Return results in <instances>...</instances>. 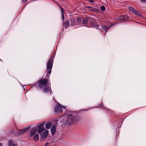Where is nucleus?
Returning <instances> with one entry per match:
<instances>
[{
  "instance_id": "f257e3e1",
  "label": "nucleus",
  "mask_w": 146,
  "mask_h": 146,
  "mask_svg": "<svg viewBox=\"0 0 146 146\" xmlns=\"http://www.w3.org/2000/svg\"><path fill=\"white\" fill-rule=\"evenodd\" d=\"M78 120V117L71 114H67L61 121L66 125H69L76 123Z\"/></svg>"
},
{
  "instance_id": "f03ea898",
  "label": "nucleus",
  "mask_w": 146,
  "mask_h": 146,
  "mask_svg": "<svg viewBox=\"0 0 146 146\" xmlns=\"http://www.w3.org/2000/svg\"><path fill=\"white\" fill-rule=\"evenodd\" d=\"M48 82V80L46 79H41L39 81L38 86L40 89L43 88V91L45 93H47L50 89V95L52 92L50 88V86H47V84Z\"/></svg>"
},
{
  "instance_id": "7ed1b4c3",
  "label": "nucleus",
  "mask_w": 146,
  "mask_h": 146,
  "mask_svg": "<svg viewBox=\"0 0 146 146\" xmlns=\"http://www.w3.org/2000/svg\"><path fill=\"white\" fill-rule=\"evenodd\" d=\"M54 58L52 56L46 63V69L48 70V73L50 74L51 72V69L53 66Z\"/></svg>"
},
{
  "instance_id": "20e7f679",
  "label": "nucleus",
  "mask_w": 146,
  "mask_h": 146,
  "mask_svg": "<svg viewBox=\"0 0 146 146\" xmlns=\"http://www.w3.org/2000/svg\"><path fill=\"white\" fill-rule=\"evenodd\" d=\"M45 123L44 122H42L39 123L37 126L38 128V132L40 134L45 130L44 127Z\"/></svg>"
},
{
  "instance_id": "39448f33",
  "label": "nucleus",
  "mask_w": 146,
  "mask_h": 146,
  "mask_svg": "<svg viewBox=\"0 0 146 146\" xmlns=\"http://www.w3.org/2000/svg\"><path fill=\"white\" fill-rule=\"evenodd\" d=\"M64 109L65 108V107L64 106H62L60 104H57L55 107L54 109V111L56 112H60L61 113L62 112V108Z\"/></svg>"
},
{
  "instance_id": "423d86ee",
  "label": "nucleus",
  "mask_w": 146,
  "mask_h": 146,
  "mask_svg": "<svg viewBox=\"0 0 146 146\" xmlns=\"http://www.w3.org/2000/svg\"><path fill=\"white\" fill-rule=\"evenodd\" d=\"M113 26V25H110L109 27H108L106 25H102V28L100 29L101 31L104 34H105L108 31V29Z\"/></svg>"
},
{
  "instance_id": "0eeeda50",
  "label": "nucleus",
  "mask_w": 146,
  "mask_h": 146,
  "mask_svg": "<svg viewBox=\"0 0 146 146\" xmlns=\"http://www.w3.org/2000/svg\"><path fill=\"white\" fill-rule=\"evenodd\" d=\"M129 9L130 10L131 12H132L134 14L139 16H142L135 9H134L133 7H129Z\"/></svg>"
},
{
  "instance_id": "6e6552de",
  "label": "nucleus",
  "mask_w": 146,
  "mask_h": 146,
  "mask_svg": "<svg viewBox=\"0 0 146 146\" xmlns=\"http://www.w3.org/2000/svg\"><path fill=\"white\" fill-rule=\"evenodd\" d=\"M48 130H46L42 134L41 133L40 134L41 139H44L46 138L48 134Z\"/></svg>"
},
{
  "instance_id": "1a4fd4ad",
  "label": "nucleus",
  "mask_w": 146,
  "mask_h": 146,
  "mask_svg": "<svg viewBox=\"0 0 146 146\" xmlns=\"http://www.w3.org/2000/svg\"><path fill=\"white\" fill-rule=\"evenodd\" d=\"M30 127L29 128H27L26 129H24L21 130L16 133L15 134L16 135H21L25 131L27 130H28Z\"/></svg>"
},
{
  "instance_id": "9d476101",
  "label": "nucleus",
  "mask_w": 146,
  "mask_h": 146,
  "mask_svg": "<svg viewBox=\"0 0 146 146\" xmlns=\"http://www.w3.org/2000/svg\"><path fill=\"white\" fill-rule=\"evenodd\" d=\"M37 129L35 128H32L31 129L30 132V135L31 137L33 136L36 132Z\"/></svg>"
},
{
  "instance_id": "9b49d317",
  "label": "nucleus",
  "mask_w": 146,
  "mask_h": 146,
  "mask_svg": "<svg viewBox=\"0 0 146 146\" xmlns=\"http://www.w3.org/2000/svg\"><path fill=\"white\" fill-rule=\"evenodd\" d=\"M128 19V17L125 15H122L119 18V19L122 20L123 21L127 20Z\"/></svg>"
},
{
  "instance_id": "f8f14e48",
  "label": "nucleus",
  "mask_w": 146,
  "mask_h": 146,
  "mask_svg": "<svg viewBox=\"0 0 146 146\" xmlns=\"http://www.w3.org/2000/svg\"><path fill=\"white\" fill-rule=\"evenodd\" d=\"M88 10L90 11H91L94 12L98 13L100 11V10L99 9H97L94 8L93 7H91L90 8V9H88Z\"/></svg>"
},
{
  "instance_id": "ddd939ff",
  "label": "nucleus",
  "mask_w": 146,
  "mask_h": 146,
  "mask_svg": "<svg viewBox=\"0 0 146 146\" xmlns=\"http://www.w3.org/2000/svg\"><path fill=\"white\" fill-rule=\"evenodd\" d=\"M70 23L68 20H66L64 22H63V25L65 28L66 29L70 26Z\"/></svg>"
},
{
  "instance_id": "4468645a",
  "label": "nucleus",
  "mask_w": 146,
  "mask_h": 146,
  "mask_svg": "<svg viewBox=\"0 0 146 146\" xmlns=\"http://www.w3.org/2000/svg\"><path fill=\"white\" fill-rule=\"evenodd\" d=\"M56 131V126L55 125H53L52 126L51 129V133L53 135L55 134Z\"/></svg>"
},
{
  "instance_id": "2eb2a0df",
  "label": "nucleus",
  "mask_w": 146,
  "mask_h": 146,
  "mask_svg": "<svg viewBox=\"0 0 146 146\" xmlns=\"http://www.w3.org/2000/svg\"><path fill=\"white\" fill-rule=\"evenodd\" d=\"M91 19V18L86 17L84 19L82 20V23L83 24H87L89 19Z\"/></svg>"
},
{
  "instance_id": "dca6fc26",
  "label": "nucleus",
  "mask_w": 146,
  "mask_h": 146,
  "mask_svg": "<svg viewBox=\"0 0 146 146\" xmlns=\"http://www.w3.org/2000/svg\"><path fill=\"white\" fill-rule=\"evenodd\" d=\"M70 21H71V25L72 26H74L76 25V19L74 18H72Z\"/></svg>"
},
{
  "instance_id": "f3484780",
  "label": "nucleus",
  "mask_w": 146,
  "mask_h": 146,
  "mask_svg": "<svg viewBox=\"0 0 146 146\" xmlns=\"http://www.w3.org/2000/svg\"><path fill=\"white\" fill-rule=\"evenodd\" d=\"M90 25L94 27H99V26L98 25L97 23L96 22H91L90 23Z\"/></svg>"
},
{
  "instance_id": "a211bd4d",
  "label": "nucleus",
  "mask_w": 146,
  "mask_h": 146,
  "mask_svg": "<svg viewBox=\"0 0 146 146\" xmlns=\"http://www.w3.org/2000/svg\"><path fill=\"white\" fill-rule=\"evenodd\" d=\"M52 125V124L51 123L47 122L46 124V127L47 129H49L50 128Z\"/></svg>"
},
{
  "instance_id": "6ab92c4d",
  "label": "nucleus",
  "mask_w": 146,
  "mask_h": 146,
  "mask_svg": "<svg viewBox=\"0 0 146 146\" xmlns=\"http://www.w3.org/2000/svg\"><path fill=\"white\" fill-rule=\"evenodd\" d=\"M9 146H17V145L14 144L13 141L11 140L9 141Z\"/></svg>"
},
{
  "instance_id": "aec40b11",
  "label": "nucleus",
  "mask_w": 146,
  "mask_h": 146,
  "mask_svg": "<svg viewBox=\"0 0 146 146\" xmlns=\"http://www.w3.org/2000/svg\"><path fill=\"white\" fill-rule=\"evenodd\" d=\"M39 136L38 134L35 135L33 137V140L35 141L38 140L39 139Z\"/></svg>"
},
{
  "instance_id": "412c9836",
  "label": "nucleus",
  "mask_w": 146,
  "mask_h": 146,
  "mask_svg": "<svg viewBox=\"0 0 146 146\" xmlns=\"http://www.w3.org/2000/svg\"><path fill=\"white\" fill-rule=\"evenodd\" d=\"M60 9H61V12L62 13V20H63V19L64 18V14H63V10L61 7H60Z\"/></svg>"
},
{
  "instance_id": "4be33fe9",
  "label": "nucleus",
  "mask_w": 146,
  "mask_h": 146,
  "mask_svg": "<svg viewBox=\"0 0 146 146\" xmlns=\"http://www.w3.org/2000/svg\"><path fill=\"white\" fill-rule=\"evenodd\" d=\"M77 21L78 24H79L81 23V19L80 18L78 17L77 18Z\"/></svg>"
},
{
  "instance_id": "5701e85b",
  "label": "nucleus",
  "mask_w": 146,
  "mask_h": 146,
  "mask_svg": "<svg viewBox=\"0 0 146 146\" xmlns=\"http://www.w3.org/2000/svg\"><path fill=\"white\" fill-rule=\"evenodd\" d=\"M101 10L102 11H104L106 10L105 7L104 6H101L100 7Z\"/></svg>"
},
{
  "instance_id": "b1692460",
  "label": "nucleus",
  "mask_w": 146,
  "mask_h": 146,
  "mask_svg": "<svg viewBox=\"0 0 146 146\" xmlns=\"http://www.w3.org/2000/svg\"><path fill=\"white\" fill-rule=\"evenodd\" d=\"M38 83L37 82H35V83L33 84L32 85V87H34L37 84H38Z\"/></svg>"
},
{
  "instance_id": "393cba45",
  "label": "nucleus",
  "mask_w": 146,
  "mask_h": 146,
  "mask_svg": "<svg viewBox=\"0 0 146 146\" xmlns=\"http://www.w3.org/2000/svg\"><path fill=\"white\" fill-rule=\"evenodd\" d=\"M88 1L91 3H93L94 2L93 0H88Z\"/></svg>"
},
{
  "instance_id": "a878e982",
  "label": "nucleus",
  "mask_w": 146,
  "mask_h": 146,
  "mask_svg": "<svg viewBox=\"0 0 146 146\" xmlns=\"http://www.w3.org/2000/svg\"><path fill=\"white\" fill-rule=\"evenodd\" d=\"M141 2L146 3V0H140Z\"/></svg>"
},
{
  "instance_id": "bb28decb",
  "label": "nucleus",
  "mask_w": 146,
  "mask_h": 146,
  "mask_svg": "<svg viewBox=\"0 0 146 146\" xmlns=\"http://www.w3.org/2000/svg\"><path fill=\"white\" fill-rule=\"evenodd\" d=\"M49 145V144L48 143H46L45 144V146H48Z\"/></svg>"
},
{
  "instance_id": "cd10ccee",
  "label": "nucleus",
  "mask_w": 146,
  "mask_h": 146,
  "mask_svg": "<svg viewBox=\"0 0 146 146\" xmlns=\"http://www.w3.org/2000/svg\"><path fill=\"white\" fill-rule=\"evenodd\" d=\"M86 7L88 8H89V9H90V8H91V7H90V6H87Z\"/></svg>"
},
{
  "instance_id": "c85d7f7f",
  "label": "nucleus",
  "mask_w": 146,
  "mask_h": 146,
  "mask_svg": "<svg viewBox=\"0 0 146 146\" xmlns=\"http://www.w3.org/2000/svg\"><path fill=\"white\" fill-rule=\"evenodd\" d=\"M58 121V120H56L55 121L56 122V124L57 123V121Z\"/></svg>"
},
{
  "instance_id": "c756f323",
  "label": "nucleus",
  "mask_w": 146,
  "mask_h": 146,
  "mask_svg": "<svg viewBox=\"0 0 146 146\" xmlns=\"http://www.w3.org/2000/svg\"><path fill=\"white\" fill-rule=\"evenodd\" d=\"M0 146H3L2 144L1 143H0Z\"/></svg>"
},
{
  "instance_id": "7c9ffc66",
  "label": "nucleus",
  "mask_w": 146,
  "mask_h": 146,
  "mask_svg": "<svg viewBox=\"0 0 146 146\" xmlns=\"http://www.w3.org/2000/svg\"><path fill=\"white\" fill-rule=\"evenodd\" d=\"M71 112V111H68V112L69 113H70Z\"/></svg>"
},
{
  "instance_id": "2f4dec72",
  "label": "nucleus",
  "mask_w": 146,
  "mask_h": 146,
  "mask_svg": "<svg viewBox=\"0 0 146 146\" xmlns=\"http://www.w3.org/2000/svg\"><path fill=\"white\" fill-rule=\"evenodd\" d=\"M102 104H101L100 106H102Z\"/></svg>"
},
{
  "instance_id": "473e14b6",
  "label": "nucleus",
  "mask_w": 146,
  "mask_h": 146,
  "mask_svg": "<svg viewBox=\"0 0 146 146\" xmlns=\"http://www.w3.org/2000/svg\"><path fill=\"white\" fill-rule=\"evenodd\" d=\"M14 131H12V132H11V133H14Z\"/></svg>"
},
{
  "instance_id": "72a5a7b5",
  "label": "nucleus",
  "mask_w": 146,
  "mask_h": 146,
  "mask_svg": "<svg viewBox=\"0 0 146 146\" xmlns=\"http://www.w3.org/2000/svg\"><path fill=\"white\" fill-rule=\"evenodd\" d=\"M0 60H1V61H2V60L1 59H0Z\"/></svg>"
},
{
  "instance_id": "f704fd0d",
  "label": "nucleus",
  "mask_w": 146,
  "mask_h": 146,
  "mask_svg": "<svg viewBox=\"0 0 146 146\" xmlns=\"http://www.w3.org/2000/svg\"><path fill=\"white\" fill-rule=\"evenodd\" d=\"M0 60H1V61H2V60L1 59H0Z\"/></svg>"
}]
</instances>
